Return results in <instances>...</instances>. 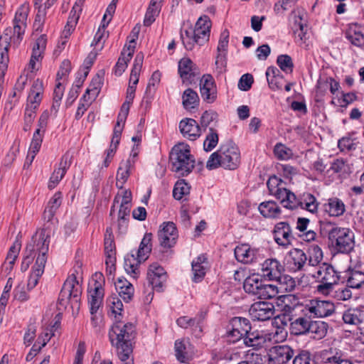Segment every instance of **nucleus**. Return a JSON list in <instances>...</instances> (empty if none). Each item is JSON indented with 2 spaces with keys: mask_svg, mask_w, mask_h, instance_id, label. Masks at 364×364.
Wrapping results in <instances>:
<instances>
[{
  "mask_svg": "<svg viewBox=\"0 0 364 364\" xmlns=\"http://www.w3.org/2000/svg\"><path fill=\"white\" fill-rule=\"evenodd\" d=\"M134 335L135 326L131 323L123 324L117 321L109 331L110 343L122 364H134L132 341Z\"/></svg>",
  "mask_w": 364,
  "mask_h": 364,
  "instance_id": "obj_1",
  "label": "nucleus"
},
{
  "mask_svg": "<svg viewBox=\"0 0 364 364\" xmlns=\"http://www.w3.org/2000/svg\"><path fill=\"white\" fill-rule=\"evenodd\" d=\"M240 164V151L234 144H222L218 150L213 153L207 163L206 168L209 170L223 167L228 170L236 169Z\"/></svg>",
  "mask_w": 364,
  "mask_h": 364,
  "instance_id": "obj_2",
  "label": "nucleus"
},
{
  "mask_svg": "<svg viewBox=\"0 0 364 364\" xmlns=\"http://www.w3.org/2000/svg\"><path fill=\"white\" fill-rule=\"evenodd\" d=\"M211 21L208 16L200 17L195 28L181 31L180 37L185 48L193 50L194 45L203 46L209 41Z\"/></svg>",
  "mask_w": 364,
  "mask_h": 364,
  "instance_id": "obj_3",
  "label": "nucleus"
},
{
  "mask_svg": "<svg viewBox=\"0 0 364 364\" xmlns=\"http://www.w3.org/2000/svg\"><path fill=\"white\" fill-rule=\"evenodd\" d=\"M171 171L178 176L188 175L195 167V159L187 144L174 146L170 154Z\"/></svg>",
  "mask_w": 364,
  "mask_h": 364,
  "instance_id": "obj_4",
  "label": "nucleus"
},
{
  "mask_svg": "<svg viewBox=\"0 0 364 364\" xmlns=\"http://www.w3.org/2000/svg\"><path fill=\"white\" fill-rule=\"evenodd\" d=\"M50 232L49 226H47L36 231L32 237L31 242L26 245L25 250V255L21 264V270L22 272H25L28 269L35 257H37L41 255V250L43 243L47 244V252H48Z\"/></svg>",
  "mask_w": 364,
  "mask_h": 364,
  "instance_id": "obj_5",
  "label": "nucleus"
},
{
  "mask_svg": "<svg viewBox=\"0 0 364 364\" xmlns=\"http://www.w3.org/2000/svg\"><path fill=\"white\" fill-rule=\"evenodd\" d=\"M312 277L318 283L316 286L318 293L328 295L332 292L334 285L340 280V272L329 263L323 262L316 271L312 274Z\"/></svg>",
  "mask_w": 364,
  "mask_h": 364,
  "instance_id": "obj_6",
  "label": "nucleus"
},
{
  "mask_svg": "<svg viewBox=\"0 0 364 364\" xmlns=\"http://www.w3.org/2000/svg\"><path fill=\"white\" fill-rule=\"evenodd\" d=\"M82 287L77 279L76 275L73 273L65 281L59 294V305L64 308L70 304L73 311L80 309Z\"/></svg>",
  "mask_w": 364,
  "mask_h": 364,
  "instance_id": "obj_7",
  "label": "nucleus"
},
{
  "mask_svg": "<svg viewBox=\"0 0 364 364\" xmlns=\"http://www.w3.org/2000/svg\"><path fill=\"white\" fill-rule=\"evenodd\" d=\"M243 288L247 293L260 299H271L279 294L278 285L265 284L255 274L245 279Z\"/></svg>",
  "mask_w": 364,
  "mask_h": 364,
  "instance_id": "obj_8",
  "label": "nucleus"
},
{
  "mask_svg": "<svg viewBox=\"0 0 364 364\" xmlns=\"http://www.w3.org/2000/svg\"><path fill=\"white\" fill-rule=\"evenodd\" d=\"M328 239L333 250L342 254H349L355 246V235L349 228L334 227L328 232Z\"/></svg>",
  "mask_w": 364,
  "mask_h": 364,
  "instance_id": "obj_9",
  "label": "nucleus"
},
{
  "mask_svg": "<svg viewBox=\"0 0 364 364\" xmlns=\"http://www.w3.org/2000/svg\"><path fill=\"white\" fill-rule=\"evenodd\" d=\"M251 328L249 319L244 317H234L230 321L227 327L225 339L228 343H235L241 339L244 340Z\"/></svg>",
  "mask_w": 364,
  "mask_h": 364,
  "instance_id": "obj_10",
  "label": "nucleus"
},
{
  "mask_svg": "<svg viewBox=\"0 0 364 364\" xmlns=\"http://www.w3.org/2000/svg\"><path fill=\"white\" fill-rule=\"evenodd\" d=\"M49 117V112L48 110H45L38 119L37 129L33 133L28 156L26 157L27 163L31 164L33 162L36 155L41 149Z\"/></svg>",
  "mask_w": 364,
  "mask_h": 364,
  "instance_id": "obj_11",
  "label": "nucleus"
},
{
  "mask_svg": "<svg viewBox=\"0 0 364 364\" xmlns=\"http://www.w3.org/2000/svg\"><path fill=\"white\" fill-rule=\"evenodd\" d=\"M29 9L26 6H21L16 11L13 21V34L9 35L10 41L15 44H19L23 39L26 28L27 27V19Z\"/></svg>",
  "mask_w": 364,
  "mask_h": 364,
  "instance_id": "obj_12",
  "label": "nucleus"
},
{
  "mask_svg": "<svg viewBox=\"0 0 364 364\" xmlns=\"http://www.w3.org/2000/svg\"><path fill=\"white\" fill-rule=\"evenodd\" d=\"M178 237L176 225L173 222H164L158 231L159 245L164 248H171L176 243Z\"/></svg>",
  "mask_w": 364,
  "mask_h": 364,
  "instance_id": "obj_13",
  "label": "nucleus"
},
{
  "mask_svg": "<svg viewBox=\"0 0 364 364\" xmlns=\"http://www.w3.org/2000/svg\"><path fill=\"white\" fill-rule=\"evenodd\" d=\"M41 255L37 257L34 265L32 267L31 273L27 283V290H32L38 284L39 278L43 275L47 262V244L43 243L41 246Z\"/></svg>",
  "mask_w": 364,
  "mask_h": 364,
  "instance_id": "obj_14",
  "label": "nucleus"
},
{
  "mask_svg": "<svg viewBox=\"0 0 364 364\" xmlns=\"http://www.w3.org/2000/svg\"><path fill=\"white\" fill-rule=\"evenodd\" d=\"M294 355V350L287 345L274 346L267 354L268 364H286Z\"/></svg>",
  "mask_w": 364,
  "mask_h": 364,
  "instance_id": "obj_15",
  "label": "nucleus"
},
{
  "mask_svg": "<svg viewBox=\"0 0 364 364\" xmlns=\"http://www.w3.org/2000/svg\"><path fill=\"white\" fill-rule=\"evenodd\" d=\"M249 312L252 320L264 321L274 316L275 309L270 302L258 301L251 305Z\"/></svg>",
  "mask_w": 364,
  "mask_h": 364,
  "instance_id": "obj_16",
  "label": "nucleus"
},
{
  "mask_svg": "<svg viewBox=\"0 0 364 364\" xmlns=\"http://www.w3.org/2000/svg\"><path fill=\"white\" fill-rule=\"evenodd\" d=\"M284 272V267L275 258L265 259L261 264V276L268 281H276Z\"/></svg>",
  "mask_w": 364,
  "mask_h": 364,
  "instance_id": "obj_17",
  "label": "nucleus"
},
{
  "mask_svg": "<svg viewBox=\"0 0 364 364\" xmlns=\"http://www.w3.org/2000/svg\"><path fill=\"white\" fill-rule=\"evenodd\" d=\"M306 309L314 317L323 318L332 315L335 312L333 303L324 300H311L306 305Z\"/></svg>",
  "mask_w": 364,
  "mask_h": 364,
  "instance_id": "obj_18",
  "label": "nucleus"
},
{
  "mask_svg": "<svg viewBox=\"0 0 364 364\" xmlns=\"http://www.w3.org/2000/svg\"><path fill=\"white\" fill-rule=\"evenodd\" d=\"M147 278L155 290L161 291L167 279V274L162 266L157 262H154L149 265Z\"/></svg>",
  "mask_w": 364,
  "mask_h": 364,
  "instance_id": "obj_19",
  "label": "nucleus"
},
{
  "mask_svg": "<svg viewBox=\"0 0 364 364\" xmlns=\"http://www.w3.org/2000/svg\"><path fill=\"white\" fill-rule=\"evenodd\" d=\"M307 260L308 257L302 250L294 248L288 253L287 258V267L294 272L302 271L307 264Z\"/></svg>",
  "mask_w": 364,
  "mask_h": 364,
  "instance_id": "obj_20",
  "label": "nucleus"
},
{
  "mask_svg": "<svg viewBox=\"0 0 364 364\" xmlns=\"http://www.w3.org/2000/svg\"><path fill=\"white\" fill-rule=\"evenodd\" d=\"M274 239L277 244L287 247L291 245L294 235L289 224L287 222H279L274 226Z\"/></svg>",
  "mask_w": 364,
  "mask_h": 364,
  "instance_id": "obj_21",
  "label": "nucleus"
},
{
  "mask_svg": "<svg viewBox=\"0 0 364 364\" xmlns=\"http://www.w3.org/2000/svg\"><path fill=\"white\" fill-rule=\"evenodd\" d=\"M200 91L203 100L213 103L217 98L215 80L210 75H204L200 82Z\"/></svg>",
  "mask_w": 364,
  "mask_h": 364,
  "instance_id": "obj_22",
  "label": "nucleus"
},
{
  "mask_svg": "<svg viewBox=\"0 0 364 364\" xmlns=\"http://www.w3.org/2000/svg\"><path fill=\"white\" fill-rule=\"evenodd\" d=\"M178 73L183 82L189 85L198 75V70L191 59L183 58L178 62Z\"/></svg>",
  "mask_w": 364,
  "mask_h": 364,
  "instance_id": "obj_23",
  "label": "nucleus"
},
{
  "mask_svg": "<svg viewBox=\"0 0 364 364\" xmlns=\"http://www.w3.org/2000/svg\"><path fill=\"white\" fill-rule=\"evenodd\" d=\"M179 129L183 137L191 141L196 140L201 135L200 127L193 119H182L179 123Z\"/></svg>",
  "mask_w": 364,
  "mask_h": 364,
  "instance_id": "obj_24",
  "label": "nucleus"
},
{
  "mask_svg": "<svg viewBox=\"0 0 364 364\" xmlns=\"http://www.w3.org/2000/svg\"><path fill=\"white\" fill-rule=\"evenodd\" d=\"M135 45L136 41L133 39L129 41L128 45L124 46L114 68L115 75H121L124 72L134 53Z\"/></svg>",
  "mask_w": 364,
  "mask_h": 364,
  "instance_id": "obj_25",
  "label": "nucleus"
},
{
  "mask_svg": "<svg viewBox=\"0 0 364 364\" xmlns=\"http://www.w3.org/2000/svg\"><path fill=\"white\" fill-rule=\"evenodd\" d=\"M271 194L280 200L283 206L288 209H296L298 205L296 195L289 190L279 187L271 189Z\"/></svg>",
  "mask_w": 364,
  "mask_h": 364,
  "instance_id": "obj_26",
  "label": "nucleus"
},
{
  "mask_svg": "<svg viewBox=\"0 0 364 364\" xmlns=\"http://www.w3.org/2000/svg\"><path fill=\"white\" fill-rule=\"evenodd\" d=\"M257 250L247 244H242L235 248L236 259L244 264L252 263L257 259Z\"/></svg>",
  "mask_w": 364,
  "mask_h": 364,
  "instance_id": "obj_27",
  "label": "nucleus"
},
{
  "mask_svg": "<svg viewBox=\"0 0 364 364\" xmlns=\"http://www.w3.org/2000/svg\"><path fill=\"white\" fill-rule=\"evenodd\" d=\"M43 93V81L36 80L31 87L30 93L27 99L26 106L31 107L32 109H38L42 100Z\"/></svg>",
  "mask_w": 364,
  "mask_h": 364,
  "instance_id": "obj_28",
  "label": "nucleus"
},
{
  "mask_svg": "<svg viewBox=\"0 0 364 364\" xmlns=\"http://www.w3.org/2000/svg\"><path fill=\"white\" fill-rule=\"evenodd\" d=\"M297 208L304 209L311 213H316L318 208V202L316 197L309 193H304L300 198L296 197Z\"/></svg>",
  "mask_w": 364,
  "mask_h": 364,
  "instance_id": "obj_29",
  "label": "nucleus"
},
{
  "mask_svg": "<svg viewBox=\"0 0 364 364\" xmlns=\"http://www.w3.org/2000/svg\"><path fill=\"white\" fill-rule=\"evenodd\" d=\"M324 210L331 217H339L346 211L344 203L338 198H331L324 204Z\"/></svg>",
  "mask_w": 364,
  "mask_h": 364,
  "instance_id": "obj_30",
  "label": "nucleus"
},
{
  "mask_svg": "<svg viewBox=\"0 0 364 364\" xmlns=\"http://www.w3.org/2000/svg\"><path fill=\"white\" fill-rule=\"evenodd\" d=\"M311 323V320L309 317L300 316L291 323V333L296 336L308 334Z\"/></svg>",
  "mask_w": 364,
  "mask_h": 364,
  "instance_id": "obj_31",
  "label": "nucleus"
},
{
  "mask_svg": "<svg viewBox=\"0 0 364 364\" xmlns=\"http://www.w3.org/2000/svg\"><path fill=\"white\" fill-rule=\"evenodd\" d=\"M259 213L268 218H278L280 217L282 210L276 202L268 200L261 203L258 207Z\"/></svg>",
  "mask_w": 364,
  "mask_h": 364,
  "instance_id": "obj_32",
  "label": "nucleus"
},
{
  "mask_svg": "<svg viewBox=\"0 0 364 364\" xmlns=\"http://www.w3.org/2000/svg\"><path fill=\"white\" fill-rule=\"evenodd\" d=\"M207 258L204 255H199L192 262V271L193 273V281L198 282L203 279L205 274L207 268Z\"/></svg>",
  "mask_w": 364,
  "mask_h": 364,
  "instance_id": "obj_33",
  "label": "nucleus"
},
{
  "mask_svg": "<svg viewBox=\"0 0 364 364\" xmlns=\"http://www.w3.org/2000/svg\"><path fill=\"white\" fill-rule=\"evenodd\" d=\"M115 287L118 291L119 296L125 301L129 302L132 300L134 289L133 285L126 279L119 278L115 283Z\"/></svg>",
  "mask_w": 364,
  "mask_h": 364,
  "instance_id": "obj_34",
  "label": "nucleus"
},
{
  "mask_svg": "<svg viewBox=\"0 0 364 364\" xmlns=\"http://www.w3.org/2000/svg\"><path fill=\"white\" fill-rule=\"evenodd\" d=\"M9 30H6L4 36L0 37V70L3 72L6 70L8 66L9 58V48L10 46V37H9ZM11 33V31H9Z\"/></svg>",
  "mask_w": 364,
  "mask_h": 364,
  "instance_id": "obj_35",
  "label": "nucleus"
},
{
  "mask_svg": "<svg viewBox=\"0 0 364 364\" xmlns=\"http://www.w3.org/2000/svg\"><path fill=\"white\" fill-rule=\"evenodd\" d=\"M134 167V161L131 159H127L120 164V166L117 173V182L116 186L119 188H122L124 184L127 181L131 169Z\"/></svg>",
  "mask_w": 364,
  "mask_h": 364,
  "instance_id": "obj_36",
  "label": "nucleus"
},
{
  "mask_svg": "<svg viewBox=\"0 0 364 364\" xmlns=\"http://www.w3.org/2000/svg\"><path fill=\"white\" fill-rule=\"evenodd\" d=\"M202 320L200 317L189 318L188 316H181L176 320V323L181 328H191L194 333H200L202 332Z\"/></svg>",
  "mask_w": 364,
  "mask_h": 364,
  "instance_id": "obj_37",
  "label": "nucleus"
},
{
  "mask_svg": "<svg viewBox=\"0 0 364 364\" xmlns=\"http://www.w3.org/2000/svg\"><path fill=\"white\" fill-rule=\"evenodd\" d=\"M62 201V194L60 192L55 193L49 200L47 207L43 213V218L48 222L50 221L58 208L60 206Z\"/></svg>",
  "mask_w": 364,
  "mask_h": 364,
  "instance_id": "obj_38",
  "label": "nucleus"
},
{
  "mask_svg": "<svg viewBox=\"0 0 364 364\" xmlns=\"http://www.w3.org/2000/svg\"><path fill=\"white\" fill-rule=\"evenodd\" d=\"M346 37L353 46L364 48V34L357 25L349 27L346 33Z\"/></svg>",
  "mask_w": 364,
  "mask_h": 364,
  "instance_id": "obj_39",
  "label": "nucleus"
},
{
  "mask_svg": "<svg viewBox=\"0 0 364 364\" xmlns=\"http://www.w3.org/2000/svg\"><path fill=\"white\" fill-rule=\"evenodd\" d=\"M328 325L322 321H311L308 334H311L314 339L320 340L324 338L328 331Z\"/></svg>",
  "mask_w": 364,
  "mask_h": 364,
  "instance_id": "obj_40",
  "label": "nucleus"
},
{
  "mask_svg": "<svg viewBox=\"0 0 364 364\" xmlns=\"http://www.w3.org/2000/svg\"><path fill=\"white\" fill-rule=\"evenodd\" d=\"M198 93L191 88L186 89L182 95V104L186 109H194L199 105Z\"/></svg>",
  "mask_w": 364,
  "mask_h": 364,
  "instance_id": "obj_41",
  "label": "nucleus"
},
{
  "mask_svg": "<svg viewBox=\"0 0 364 364\" xmlns=\"http://www.w3.org/2000/svg\"><path fill=\"white\" fill-rule=\"evenodd\" d=\"M308 264L312 267H318L322 262L323 254L321 248L313 244L308 249Z\"/></svg>",
  "mask_w": 364,
  "mask_h": 364,
  "instance_id": "obj_42",
  "label": "nucleus"
},
{
  "mask_svg": "<svg viewBox=\"0 0 364 364\" xmlns=\"http://www.w3.org/2000/svg\"><path fill=\"white\" fill-rule=\"evenodd\" d=\"M141 262L135 255H127L124 258V269L128 274L136 278L139 274V267Z\"/></svg>",
  "mask_w": 364,
  "mask_h": 364,
  "instance_id": "obj_43",
  "label": "nucleus"
},
{
  "mask_svg": "<svg viewBox=\"0 0 364 364\" xmlns=\"http://www.w3.org/2000/svg\"><path fill=\"white\" fill-rule=\"evenodd\" d=\"M244 343L246 346L258 348L262 347L266 342L265 337L258 331L250 332L246 334L244 338Z\"/></svg>",
  "mask_w": 364,
  "mask_h": 364,
  "instance_id": "obj_44",
  "label": "nucleus"
},
{
  "mask_svg": "<svg viewBox=\"0 0 364 364\" xmlns=\"http://www.w3.org/2000/svg\"><path fill=\"white\" fill-rule=\"evenodd\" d=\"M346 324L357 326L362 323V313L358 309H348L345 311L342 316Z\"/></svg>",
  "mask_w": 364,
  "mask_h": 364,
  "instance_id": "obj_45",
  "label": "nucleus"
},
{
  "mask_svg": "<svg viewBox=\"0 0 364 364\" xmlns=\"http://www.w3.org/2000/svg\"><path fill=\"white\" fill-rule=\"evenodd\" d=\"M144 61V55L141 53H139L135 56L133 68L131 71L130 77H129V85H135L136 86L139 78V74L142 68Z\"/></svg>",
  "mask_w": 364,
  "mask_h": 364,
  "instance_id": "obj_46",
  "label": "nucleus"
},
{
  "mask_svg": "<svg viewBox=\"0 0 364 364\" xmlns=\"http://www.w3.org/2000/svg\"><path fill=\"white\" fill-rule=\"evenodd\" d=\"M275 282H277L279 293L291 292L294 290L296 286V282L292 277L283 273Z\"/></svg>",
  "mask_w": 364,
  "mask_h": 364,
  "instance_id": "obj_47",
  "label": "nucleus"
},
{
  "mask_svg": "<svg viewBox=\"0 0 364 364\" xmlns=\"http://www.w3.org/2000/svg\"><path fill=\"white\" fill-rule=\"evenodd\" d=\"M102 84L103 75L98 73L93 77L90 87L86 90L82 100L85 101L87 96L90 97V95H92L93 98H95L99 94Z\"/></svg>",
  "mask_w": 364,
  "mask_h": 364,
  "instance_id": "obj_48",
  "label": "nucleus"
},
{
  "mask_svg": "<svg viewBox=\"0 0 364 364\" xmlns=\"http://www.w3.org/2000/svg\"><path fill=\"white\" fill-rule=\"evenodd\" d=\"M104 284L105 277L103 274L100 272H95L89 284L88 292L105 294Z\"/></svg>",
  "mask_w": 364,
  "mask_h": 364,
  "instance_id": "obj_49",
  "label": "nucleus"
},
{
  "mask_svg": "<svg viewBox=\"0 0 364 364\" xmlns=\"http://www.w3.org/2000/svg\"><path fill=\"white\" fill-rule=\"evenodd\" d=\"M71 164L72 156L67 152L61 157L58 167L55 168L52 174L58 176L60 179H62L65 175L67 171L69 169Z\"/></svg>",
  "mask_w": 364,
  "mask_h": 364,
  "instance_id": "obj_50",
  "label": "nucleus"
},
{
  "mask_svg": "<svg viewBox=\"0 0 364 364\" xmlns=\"http://www.w3.org/2000/svg\"><path fill=\"white\" fill-rule=\"evenodd\" d=\"M347 285L351 289H360L364 286V273L360 271L350 272L348 279Z\"/></svg>",
  "mask_w": 364,
  "mask_h": 364,
  "instance_id": "obj_51",
  "label": "nucleus"
},
{
  "mask_svg": "<svg viewBox=\"0 0 364 364\" xmlns=\"http://www.w3.org/2000/svg\"><path fill=\"white\" fill-rule=\"evenodd\" d=\"M161 7V5L156 4L154 5L153 3L150 2L144 16V26H149L155 21L156 17L158 16L160 13Z\"/></svg>",
  "mask_w": 364,
  "mask_h": 364,
  "instance_id": "obj_52",
  "label": "nucleus"
},
{
  "mask_svg": "<svg viewBox=\"0 0 364 364\" xmlns=\"http://www.w3.org/2000/svg\"><path fill=\"white\" fill-rule=\"evenodd\" d=\"M274 154L279 160H289L293 156L292 150L282 143H277L274 148Z\"/></svg>",
  "mask_w": 364,
  "mask_h": 364,
  "instance_id": "obj_53",
  "label": "nucleus"
},
{
  "mask_svg": "<svg viewBox=\"0 0 364 364\" xmlns=\"http://www.w3.org/2000/svg\"><path fill=\"white\" fill-rule=\"evenodd\" d=\"M218 139L219 138L217 131L212 127L210 128L209 132L203 142L204 150L207 152L212 151L217 146Z\"/></svg>",
  "mask_w": 364,
  "mask_h": 364,
  "instance_id": "obj_54",
  "label": "nucleus"
},
{
  "mask_svg": "<svg viewBox=\"0 0 364 364\" xmlns=\"http://www.w3.org/2000/svg\"><path fill=\"white\" fill-rule=\"evenodd\" d=\"M190 192V186L185 180L178 181L173 190V196L176 200H181L182 198L188 195Z\"/></svg>",
  "mask_w": 364,
  "mask_h": 364,
  "instance_id": "obj_55",
  "label": "nucleus"
},
{
  "mask_svg": "<svg viewBox=\"0 0 364 364\" xmlns=\"http://www.w3.org/2000/svg\"><path fill=\"white\" fill-rule=\"evenodd\" d=\"M88 303L90 305V314L97 313L102 305L104 294L100 293L88 292Z\"/></svg>",
  "mask_w": 364,
  "mask_h": 364,
  "instance_id": "obj_56",
  "label": "nucleus"
},
{
  "mask_svg": "<svg viewBox=\"0 0 364 364\" xmlns=\"http://www.w3.org/2000/svg\"><path fill=\"white\" fill-rule=\"evenodd\" d=\"M107 302L112 311V313L114 314L115 318L117 316H121L123 311V304L121 299L117 296H111L107 298Z\"/></svg>",
  "mask_w": 364,
  "mask_h": 364,
  "instance_id": "obj_57",
  "label": "nucleus"
},
{
  "mask_svg": "<svg viewBox=\"0 0 364 364\" xmlns=\"http://www.w3.org/2000/svg\"><path fill=\"white\" fill-rule=\"evenodd\" d=\"M107 26V25H106L105 23H102V26H100L91 43L92 46H99L100 50H101L103 48L104 43L108 36L105 31V28Z\"/></svg>",
  "mask_w": 364,
  "mask_h": 364,
  "instance_id": "obj_58",
  "label": "nucleus"
},
{
  "mask_svg": "<svg viewBox=\"0 0 364 364\" xmlns=\"http://www.w3.org/2000/svg\"><path fill=\"white\" fill-rule=\"evenodd\" d=\"M132 193L129 190H124L122 193H118L114 197L113 205L111 208V213L112 212L116 203L124 205H132Z\"/></svg>",
  "mask_w": 364,
  "mask_h": 364,
  "instance_id": "obj_59",
  "label": "nucleus"
},
{
  "mask_svg": "<svg viewBox=\"0 0 364 364\" xmlns=\"http://www.w3.org/2000/svg\"><path fill=\"white\" fill-rule=\"evenodd\" d=\"M277 63L282 70L289 73L293 70V63L291 57L288 55H280L277 57Z\"/></svg>",
  "mask_w": 364,
  "mask_h": 364,
  "instance_id": "obj_60",
  "label": "nucleus"
},
{
  "mask_svg": "<svg viewBox=\"0 0 364 364\" xmlns=\"http://www.w3.org/2000/svg\"><path fill=\"white\" fill-rule=\"evenodd\" d=\"M175 352L177 360L181 363H186L188 360L186 345L183 341L178 340L175 342Z\"/></svg>",
  "mask_w": 364,
  "mask_h": 364,
  "instance_id": "obj_61",
  "label": "nucleus"
},
{
  "mask_svg": "<svg viewBox=\"0 0 364 364\" xmlns=\"http://www.w3.org/2000/svg\"><path fill=\"white\" fill-rule=\"evenodd\" d=\"M104 243L105 254H115V244L111 228H107L106 230Z\"/></svg>",
  "mask_w": 364,
  "mask_h": 364,
  "instance_id": "obj_62",
  "label": "nucleus"
},
{
  "mask_svg": "<svg viewBox=\"0 0 364 364\" xmlns=\"http://www.w3.org/2000/svg\"><path fill=\"white\" fill-rule=\"evenodd\" d=\"M298 0H281L274 6V10L277 14H282L285 11L294 7Z\"/></svg>",
  "mask_w": 364,
  "mask_h": 364,
  "instance_id": "obj_63",
  "label": "nucleus"
},
{
  "mask_svg": "<svg viewBox=\"0 0 364 364\" xmlns=\"http://www.w3.org/2000/svg\"><path fill=\"white\" fill-rule=\"evenodd\" d=\"M305 14L306 13L303 10L299 9L291 12V16H293L294 18V30L295 28H300L301 30L303 28H306V24L304 21V16H305Z\"/></svg>",
  "mask_w": 364,
  "mask_h": 364,
  "instance_id": "obj_64",
  "label": "nucleus"
}]
</instances>
